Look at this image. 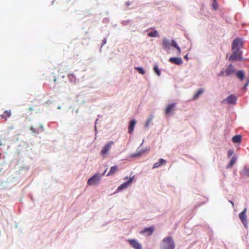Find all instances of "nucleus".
Instances as JSON below:
<instances>
[{"instance_id":"obj_28","label":"nucleus","mask_w":249,"mask_h":249,"mask_svg":"<svg viewBox=\"0 0 249 249\" xmlns=\"http://www.w3.org/2000/svg\"><path fill=\"white\" fill-rule=\"evenodd\" d=\"M152 119V117H150L149 118H148L147 119V121H146V122L145 123V126L146 127L148 126L149 124L150 123V122L151 121Z\"/></svg>"},{"instance_id":"obj_18","label":"nucleus","mask_w":249,"mask_h":249,"mask_svg":"<svg viewBox=\"0 0 249 249\" xmlns=\"http://www.w3.org/2000/svg\"><path fill=\"white\" fill-rule=\"evenodd\" d=\"M118 170V166L117 165H115L113 166H112L110 168V169L109 171V172L107 174V176H109L111 175H113Z\"/></svg>"},{"instance_id":"obj_20","label":"nucleus","mask_w":249,"mask_h":249,"mask_svg":"<svg viewBox=\"0 0 249 249\" xmlns=\"http://www.w3.org/2000/svg\"><path fill=\"white\" fill-rule=\"evenodd\" d=\"M232 140L234 143H240L242 141V137L240 135H235L232 138Z\"/></svg>"},{"instance_id":"obj_34","label":"nucleus","mask_w":249,"mask_h":249,"mask_svg":"<svg viewBox=\"0 0 249 249\" xmlns=\"http://www.w3.org/2000/svg\"><path fill=\"white\" fill-rule=\"evenodd\" d=\"M106 172V171H105V172H104L102 175H101V176H102V175H104L105 174Z\"/></svg>"},{"instance_id":"obj_21","label":"nucleus","mask_w":249,"mask_h":249,"mask_svg":"<svg viewBox=\"0 0 249 249\" xmlns=\"http://www.w3.org/2000/svg\"><path fill=\"white\" fill-rule=\"evenodd\" d=\"M236 75L238 78H239L241 81L243 80L245 78V74L242 71H238Z\"/></svg>"},{"instance_id":"obj_11","label":"nucleus","mask_w":249,"mask_h":249,"mask_svg":"<svg viewBox=\"0 0 249 249\" xmlns=\"http://www.w3.org/2000/svg\"><path fill=\"white\" fill-rule=\"evenodd\" d=\"M169 61L173 64L176 65H181L182 63V60L181 58L179 57H171Z\"/></svg>"},{"instance_id":"obj_7","label":"nucleus","mask_w":249,"mask_h":249,"mask_svg":"<svg viewBox=\"0 0 249 249\" xmlns=\"http://www.w3.org/2000/svg\"><path fill=\"white\" fill-rule=\"evenodd\" d=\"M128 242L135 249H142V245L135 239H128Z\"/></svg>"},{"instance_id":"obj_25","label":"nucleus","mask_w":249,"mask_h":249,"mask_svg":"<svg viewBox=\"0 0 249 249\" xmlns=\"http://www.w3.org/2000/svg\"><path fill=\"white\" fill-rule=\"evenodd\" d=\"M148 36L150 37H156L158 36V33L157 31L155 30L150 32L147 34Z\"/></svg>"},{"instance_id":"obj_24","label":"nucleus","mask_w":249,"mask_h":249,"mask_svg":"<svg viewBox=\"0 0 249 249\" xmlns=\"http://www.w3.org/2000/svg\"><path fill=\"white\" fill-rule=\"evenodd\" d=\"M68 77L71 82L73 83H76V77L73 74H69Z\"/></svg>"},{"instance_id":"obj_29","label":"nucleus","mask_w":249,"mask_h":249,"mask_svg":"<svg viewBox=\"0 0 249 249\" xmlns=\"http://www.w3.org/2000/svg\"><path fill=\"white\" fill-rule=\"evenodd\" d=\"M233 154V150H229L228 151V156L229 157H231Z\"/></svg>"},{"instance_id":"obj_33","label":"nucleus","mask_w":249,"mask_h":249,"mask_svg":"<svg viewBox=\"0 0 249 249\" xmlns=\"http://www.w3.org/2000/svg\"><path fill=\"white\" fill-rule=\"evenodd\" d=\"M184 58L186 60H188V55L187 54L185 56H184Z\"/></svg>"},{"instance_id":"obj_14","label":"nucleus","mask_w":249,"mask_h":249,"mask_svg":"<svg viewBox=\"0 0 249 249\" xmlns=\"http://www.w3.org/2000/svg\"><path fill=\"white\" fill-rule=\"evenodd\" d=\"M176 106L175 103H172L167 106L165 110V113L166 115L169 114L175 108Z\"/></svg>"},{"instance_id":"obj_9","label":"nucleus","mask_w":249,"mask_h":249,"mask_svg":"<svg viewBox=\"0 0 249 249\" xmlns=\"http://www.w3.org/2000/svg\"><path fill=\"white\" fill-rule=\"evenodd\" d=\"M134 178V176L133 177L130 178H129V180L125 182H124L123 184L121 185L118 188V190L120 191L121 190L124 188H126L127 186H128L133 181Z\"/></svg>"},{"instance_id":"obj_12","label":"nucleus","mask_w":249,"mask_h":249,"mask_svg":"<svg viewBox=\"0 0 249 249\" xmlns=\"http://www.w3.org/2000/svg\"><path fill=\"white\" fill-rule=\"evenodd\" d=\"M154 231V227L153 226H151L148 228H145L142 231H141V233H146V235L148 236L151 235Z\"/></svg>"},{"instance_id":"obj_5","label":"nucleus","mask_w":249,"mask_h":249,"mask_svg":"<svg viewBox=\"0 0 249 249\" xmlns=\"http://www.w3.org/2000/svg\"><path fill=\"white\" fill-rule=\"evenodd\" d=\"M235 70L233 67V66L231 64H230L228 67L226 69L225 71H221L219 75H223L224 73H225L226 76H230L231 74L234 73Z\"/></svg>"},{"instance_id":"obj_13","label":"nucleus","mask_w":249,"mask_h":249,"mask_svg":"<svg viewBox=\"0 0 249 249\" xmlns=\"http://www.w3.org/2000/svg\"><path fill=\"white\" fill-rule=\"evenodd\" d=\"M167 161L166 160L163 159H160L158 162L155 163L153 166V169L158 168L163 165H164L166 163Z\"/></svg>"},{"instance_id":"obj_32","label":"nucleus","mask_w":249,"mask_h":249,"mask_svg":"<svg viewBox=\"0 0 249 249\" xmlns=\"http://www.w3.org/2000/svg\"><path fill=\"white\" fill-rule=\"evenodd\" d=\"M229 202L231 204L232 207H233L234 206L233 202L232 201H229Z\"/></svg>"},{"instance_id":"obj_23","label":"nucleus","mask_w":249,"mask_h":249,"mask_svg":"<svg viewBox=\"0 0 249 249\" xmlns=\"http://www.w3.org/2000/svg\"><path fill=\"white\" fill-rule=\"evenodd\" d=\"M236 161V157H233L231 161H230L229 164L227 165V168H231L233 165L235 163Z\"/></svg>"},{"instance_id":"obj_15","label":"nucleus","mask_w":249,"mask_h":249,"mask_svg":"<svg viewBox=\"0 0 249 249\" xmlns=\"http://www.w3.org/2000/svg\"><path fill=\"white\" fill-rule=\"evenodd\" d=\"M136 124V121L135 120H132L130 123L128 127V132L130 134L132 133L133 131L134 126Z\"/></svg>"},{"instance_id":"obj_3","label":"nucleus","mask_w":249,"mask_h":249,"mask_svg":"<svg viewBox=\"0 0 249 249\" xmlns=\"http://www.w3.org/2000/svg\"><path fill=\"white\" fill-rule=\"evenodd\" d=\"M232 53L229 58L230 61H238L241 58V51L239 49H232Z\"/></svg>"},{"instance_id":"obj_8","label":"nucleus","mask_w":249,"mask_h":249,"mask_svg":"<svg viewBox=\"0 0 249 249\" xmlns=\"http://www.w3.org/2000/svg\"><path fill=\"white\" fill-rule=\"evenodd\" d=\"M237 100V97L233 94L229 95L226 99L223 100L222 102L226 101L229 104H234Z\"/></svg>"},{"instance_id":"obj_31","label":"nucleus","mask_w":249,"mask_h":249,"mask_svg":"<svg viewBox=\"0 0 249 249\" xmlns=\"http://www.w3.org/2000/svg\"><path fill=\"white\" fill-rule=\"evenodd\" d=\"M248 85V83H247V84H246L245 85V86H244V89H245Z\"/></svg>"},{"instance_id":"obj_26","label":"nucleus","mask_w":249,"mask_h":249,"mask_svg":"<svg viewBox=\"0 0 249 249\" xmlns=\"http://www.w3.org/2000/svg\"><path fill=\"white\" fill-rule=\"evenodd\" d=\"M135 69H136L138 71L142 74H144L145 73L144 70L141 67H136Z\"/></svg>"},{"instance_id":"obj_37","label":"nucleus","mask_w":249,"mask_h":249,"mask_svg":"<svg viewBox=\"0 0 249 249\" xmlns=\"http://www.w3.org/2000/svg\"><path fill=\"white\" fill-rule=\"evenodd\" d=\"M29 109H30V110H33V109H32V107H30V108H29Z\"/></svg>"},{"instance_id":"obj_16","label":"nucleus","mask_w":249,"mask_h":249,"mask_svg":"<svg viewBox=\"0 0 249 249\" xmlns=\"http://www.w3.org/2000/svg\"><path fill=\"white\" fill-rule=\"evenodd\" d=\"M170 43L169 41L166 38H164L162 40V47L165 50H169Z\"/></svg>"},{"instance_id":"obj_38","label":"nucleus","mask_w":249,"mask_h":249,"mask_svg":"<svg viewBox=\"0 0 249 249\" xmlns=\"http://www.w3.org/2000/svg\"><path fill=\"white\" fill-rule=\"evenodd\" d=\"M128 177H125V178H124V179H128Z\"/></svg>"},{"instance_id":"obj_35","label":"nucleus","mask_w":249,"mask_h":249,"mask_svg":"<svg viewBox=\"0 0 249 249\" xmlns=\"http://www.w3.org/2000/svg\"><path fill=\"white\" fill-rule=\"evenodd\" d=\"M106 39H104V43H106Z\"/></svg>"},{"instance_id":"obj_17","label":"nucleus","mask_w":249,"mask_h":249,"mask_svg":"<svg viewBox=\"0 0 249 249\" xmlns=\"http://www.w3.org/2000/svg\"><path fill=\"white\" fill-rule=\"evenodd\" d=\"M11 115V110H5L3 114L0 115V117L1 119H3L5 120L9 117H10Z\"/></svg>"},{"instance_id":"obj_10","label":"nucleus","mask_w":249,"mask_h":249,"mask_svg":"<svg viewBox=\"0 0 249 249\" xmlns=\"http://www.w3.org/2000/svg\"><path fill=\"white\" fill-rule=\"evenodd\" d=\"M247 211V208H245L243 211V212H242L241 213H239V217L240 219V220L242 221L243 224L245 226L247 223V216H246V212Z\"/></svg>"},{"instance_id":"obj_22","label":"nucleus","mask_w":249,"mask_h":249,"mask_svg":"<svg viewBox=\"0 0 249 249\" xmlns=\"http://www.w3.org/2000/svg\"><path fill=\"white\" fill-rule=\"evenodd\" d=\"M204 92V90L202 89H200L198 90L197 92L194 95L193 97V100L197 99L198 97L202 94Z\"/></svg>"},{"instance_id":"obj_1","label":"nucleus","mask_w":249,"mask_h":249,"mask_svg":"<svg viewBox=\"0 0 249 249\" xmlns=\"http://www.w3.org/2000/svg\"><path fill=\"white\" fill-rule=\"evenodd\" d=\"M161 249H175V244L170 236L163 238L161 241L160 247Z\"/></svg>"},{"instance_id":"obj_30","label":"nucleus","mask_w":249,"mask_h":249,"mask_svg":"<svg viewBox=\"0 0 249 249\" xmlns=\"http://www.w3.org/2000/svg\"><path fill=\"white\" fill-rule=\"evenodd\" d=\"M30 129L34 132H35L36 133V131L35 130V129L33 127H31Z\"/></svg>"},{"instance_id":"obj_6","label":"nucleus","mask_w":249,"mask_h":249,"mask_svg":"<svg viewBox=\"0 0 249 249\" xmlns=\"http://www.w3.org/2000/svg\"><path fill=\"white\" fill-rule=\"evenodd\" d=\"M114 142L113 141H110L107 143L102 148V150L101 151V154L105 156L107 155L108 153V152L111 149V146L113 144Z\"/></svg>"},{"instance_id":"obj_19","label":"nucleus","mask_w":249,"mask_h":249,"mask_svg":"<svg viewBox=\"0 0 249 249\" xmlns=\"http://www.w3.org/2000/svg\"><path fill=\"white\" fill-rule=\"evenodd\" d=\"M170 46L174 47L178 51V54H179L181 53V50L179 46L177 44V42L175 40H172L170 43Z\"/></svg>"},{"instance_id":"obj_4","label":"nucleus","mask_w":249,"mask_h":249,"mask_svg":"<svg viewBox=\"0 0 249 249\" xmlns=\"http://www.w3.org/2000/svg\"><path fill=\"white\" fill-rule=\"evenodd\" d=\"M243 45L242 39L236 38L232 42V49H240Z\"/></svg>"},{"instance_id":"obj_39","label":"nucleus","mask_w":249,"mask_h":249,"mask_svg":"<svg viewBox=\"0 0 249 249\" xmlns=\"http://www.w3.org/2000/svg\"><path fill=\"white\" fill-rule=\"evenodd\" d=\"M2 145V142H1L0 141V146Z\"/></svg>"},{"instance_id":"obj_2","label":"nucleus","mask_w":249,"mask_h":249,"mask_svg":"<svg viewBox=\"0 0 249 249\" xmlns=\"http://www.w3.org/2000/svg\"><path fill=\"white\" fill-rule=\"evenodd\" d=\"M101 178V175L99 173H97L88 179L87 183L90 186L96 185L99 183Z\"/></svg>"},{"instance_id":"obj_27","label":"nucleus","mask_w":249,"mask_h":249,"mask_svg":"<svg viewBox=\"0 0 249 249\" xmlns=\"http://www.w3.org/2000/svg\"><path fill=\"white\" fill-rule=\"evenodd\" d=\"M154 70L155 72L157 73L158 76H160V70L158 69L157 66H155L154 67Z\"/></svg>"},{"instance_id":"obj_36","label":"nucleus","mask_w":249,"mask_h":249,"mask_svg":"<svg viewBox=\"0 0 249 249\" xmlns=\"http://www.w3.org/2000/svg\"><path fill=\"white\" fill-rule=\"evenodd\" d=\"M53 81H54V82H56V78H54Z\"/></svg>"}]
</instances>
